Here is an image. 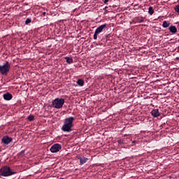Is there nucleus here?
Listing matches in <instances>:
<instances>
[{"instance_id": "nucleus-1", "label": "nucleus", "mask_w": 179, "mask_h": 179, "mask_svg": "<svg viewBox=\"0 0 179 179\" xmlns=\"http://www.w3.org/2000/svg\"><path fill=\"white\" fill-rule=\"evenodd\" d=\"M75 121V117H69L65 119L64 123L62 127L63 132H72V127H73V122Z\"/></svg>"}, {"instance_id": "nucleus-2", "label": "nucleus", "mask_w": 179, "mask_h": 179, "mask_svg": "<svg viewBox=\"0 0 179 179\" xmlns=\"http://www.w3.org/2000/svg\"><path fill=\"white\" fill-rule=\"evenodd\" d=\"M13 174H16V172L12 171V169L8 166H4L0 169V176H3V177H9V176Z\"/></svg>"}, {"instance_id": "nucleus-3", "label": "nucleus", "mask_w": 179, "mask_h": 179, "mask_svg": "<svg viewBox=\"0 0 179 179\" xmlns=\"http://www.w3.org/2000/svg\"><path fill=\"white\" fill-rule=\"evenodd\" d=\"M10 69V64L8 62H6L3 65H0V73L1 75H8V72Z\"/></svg>"}, {"instance_id": "nucleus-4", "label": "nucleus", "mask_w": 179, "mask_h": 179, "mask_svg": "<svg viewBox=\"0 0 179 179\" xmlns=\"http://www.w3.org/2000/svg\"><path fill=\"white\" fill-rule=\"evenodd\" d=\"M65 103V99H59V98H56L53 101H52V106L55 107V108H62V106H64Z\"/></svg>"}, {"instance_id": "nucleus-5", "label": "nucleus", "mask_w": 179, "mask_h": 179, "mask_svg": "<svg viewBox=\"0 0 179 179\" xmlns=\"http://www.w3.org/2000/svg\"><path fill=\"white\" fill-rule=\"evenodd\" d=\"M62 149V145L61 144L55 143L51 146L50 150L52 153H57Z\"/></svg>"}, {"instance_id": "nucleus-6", "label": "nucleus", "mask_w": 179, "mask_h": 179, "mask_svg": "<svg viewBox=\"0 0 179 179\" xmlns=\"http://www.w3.org/2000/svg\"><path fill=\"white\" fill-rule=\"evenodd\" d=\"M1 142H3V143H4V145H9V143L10 142H12V138L6 136L4 137H3V138L1 139Z\"/></svg>"}, {"instance_id": "nucleus-7", "label": "nucleus", "mask_w": 179, "mask_h": 179, "mask_svg": "<svg viewBox=\"0 0 179 179\" xmlns=\"http://www.w3.org/2000/svg\"><path fill=\"white\" fill-rule=\"evenodd\" d=\"M104 29H107V24H104L99 26L95 30V32H96V33H98V34H99V33H101V31H103V30H104Z\"/></svg>"}, {"instance_id": "nucleus-8", "label": "nucleus", "mask_w": 179, "mask_h": 179, "mask_svg": "<svg viewBox=\"0 0 179 179\" xmlns=\"http://www.w3.org/2000/svg\"><path fill=\"white\" fill-rule=\"evenodd\" d=\"M3 97L4 100L9 101V100H12L13 96H12V94L7 92L3 94Z\"/></svg>"}, {"instance_id": "nucleus-9", "label": "nucleus", "mask_w": 179, "mask_h": 179, "mask_svg": "<svg viewBox=\"0 0 179 179\" xmlns=\"http://www.w3.org/2000/svg\"><path fill=\"white\" fill-rule=\"evenodd\" d=\"M151 114L152 115H153V117H159L160 116V113L159 112V109H154L151 111Z\"/></svg>"}, {"instance_id": "nucleus-10", "label": "nucleus", "mask_w": 179, "mask_h": 179, "mask_svg": "<svg viewBox=\"0 0 179 179\" xmlns=\"http://www.w3.org/2000/svg\"><path fill=\"white\" fill-rule=\"evenodd\" d=\"M169 30L171 33H173V34H176L177 33V27L174 25H171L169 27Z\"/></svg>"}, {"instance_id": "nucleus-11", "label": "nucleus", "mask_w": 179, "mask_h": 179, "mask_svg": "<svg viewBox=\"0 0 179 179\" xmlns=\"http://www.w3.org/2000/svg\"><path fill=\"white\" fill-rule=\"evenodd\" d=\"M79 160H80V164L83 166V164H85V163L87 162V160H89V159H87V157H80Z\"/></svg>"}, {"instance_id": "nucleus-12", "label": "nucleus", "mask_w": 179, "mask_h": 179, "mask_svg": "<svg viewBox=\"0 0 179 179\" xmlns=\"http://www.w3.org/2000/svg\"><path fill=\"white\" fill-rule=\"evenodd\" d=\"M65 59H66L67 64H72V62H73V59H72V57H66Z\"/></svg>"}, {"instance_id": "nucleus-13", "label": "nucleus", "mask_w": 179, "mask_h": 179, "mask_svg": "<svg viewBox=\"0 0 179 179\" xmlns=\"http://www.w3.org/2000/svg\"><path fill=\"white\" fill-rule=\"evenodd\" d=\"M77 84L78 86H83V85H85V81L83 79H78Z\"/></svg>"}, {"instance_id": "nucleus-14", "label": "nucleus", "mask_w": 179, "mask_h": 179, "mask_svg": "<svg viewBox=\"0 0 179 179\" xmlns=\"http://www.w3.org/2000/svg\"><path fill=\"white\" fill-rule=\"evenodd\" d=\"M169 26H170V23L167 22V21H164L162 23V27L166 29L167 27H169Z\"/></svg>"}, {"instance_id": "nucleus-15", "label": "nucleus", "mask_w": 179, "mask_h": 179, "mask_svg": "<svg viewBox=\"0 0 179 179\" xmlns=\"http://www.w3.org/2000/svg\"><path fill=\"white\" fill-rule=\"evenodd\" d=\"M148 13L150 14V15H153L155 13V10L153 9V7L150 6L148 8Z\"/></svg>"}, {"instance_id": "nucleus-16", "label": "nucleus", "mask_w": 179, "mask_h": 179, "mask_svg": "<svg viewBox=\"0 0 179 179\" xmlns=\"http://www.w3.org/2000/svg\"><path fill=\"white\" fill-rule=\"evenodd\" d=\"M28 120L29 121H34V115H30L29 116H28Z\"/></svg>"}, {"instance_id": "nucleus-17", "label": "nucleus", "mask_w": 179, "mask_h": 179, "mask_svg": "<svg viewBox=\"0 0 179 179\" xmlns=\"http://www.w3.org/2000/svg\"><path fill=\"white\" fill-rule=\"evenodd\" d=\"M144 20H145V19L143 18V17H141V18H138L137 20V22H138V23H143Z\"/></svg>"}, {"instance_id": "nucleus-18", "label": "nucleus", "mask_w": 179, "mask_h": 179, "mask_svg": "<svg viewBox=\"0 0 179 179\" xmlns=\"http://www.w3.org/2000/svg\"><path fill=\"white\" fill-rule=\"evenodd\" d=\"M30 23H31V19L27 18L25 21V24H29Z\"/></svg>"}, {"instance_id": "nucleus-19", "label": "nucleus", "mask_w": 179, "mask_h": 179, "mask_svg": "<svg viewBox=\"0 0 179 179\" xmlns=\"http://www.w3.org/2000/svg\"><path fill=\"white\" fill-rule=\"evenodd\" d=\"M175 11H176L177 13H179V5L175 6Z\"/></svg>"}, {"instance_id": "nucleus-20", "label": "nucleus", "mask_w": 179, "mask_h": 179, "mask_svg": "<svg viewBox=\"0 0 179 179\" xmlns=\"http://www.w3.org/2000/svg\"><path fill=\"white\" fill-rule=\"evenodd\" d=\"M97 34H99L97 32H94V40H97Z\"/></svg>"}, {"instance_id": "nucleus-21", "label": "nucleus", "mask_w": 179, "mask_h": 179, "mask_svg": "<svg viewBox=\"0 0 179 179\" xmlns=\"http://www.w3.org/2000/svg\"><path fill=\"white\" fill-rule=\"evenodd\" d=\"M107 2H108V0H104L103 1L104 3H107Z\"/></svg>"}, {"instance_id": "nucleus-22", "label": "nucleus", "mask_w": 179, "mask_h": 179, "mask_svg": "<svg viewBox=\"0 0 179 179\" xmlns=\"http://www.w3.org/2000/svg\"><path fill=\"white\" fill-rule=\"evenodd\" d=\"M107 6L106 7H105V8H103V10L106 11V12H107Z\"/></svg>"}, {"instance_id": "nucleus-23", "label": "nucleus", "mask_w": 179, "mask_h": 179, "mask_svg": "<svg viewBox=\"0 0 179 179\" xmlns=\"http://www.w3.org/2000/svg\"><path fill=\"white\" fill-rule=\"evenodd\" d=\"M118 143H122L121 140H119V141H118Z\"/></svg>"}, {"instance_id": "nucleus-24", "label": "nucleus", "mask_w": 179, "mask_h": 179, "mask_svg": "<svg viewBox=\"0 0 179 179\" xmlns=\"http://www.w3.org/2000/svg\"><path fill=\"white\" fill-rule=\"evenodd\" d=\"M176 59H178L179 61V57H176Z\"/></svg>"}, {"instance_id": "nucleus-25", "label": "nucleus", "mask_w": 179, "mask_h": 179, "mask_svg": "<svg viewBox=\"0 0 179 179\" xmlns=\"http://www.w3.org/2000/svg\"><path fill=\"white\" fill-rule=\"evenodd\" d=\"M178 50L179 51V45H178Z\"/></svg>"}, {"instance_id": "nucleus-26", "label": "nucleus", "mask_w": 179, "mask_h": 179, "mask_svg": "<svg viewBox=\"0 0 179 179\" xmlns=\"http://www.w3.org/2000/svg\"><path fill=\"white\" fill-rule=\"evenodd\" d=\"M43 15H45V12L43 13Z\"/></svg>"}, {"instance_id": "nucleus-27", "label": "nucleus", "mask_w": 179, "mask_h": 179, "mask_svg": "<svg viewBox=\"0 0 179 179\" xmlns=\"http://www.w3.org/2000/svg\"><path fill=\"white\" fill-rule=\"evenodd\" d=\"M140 1H142V0H140Z\"/></svg>"}]
</instances>
